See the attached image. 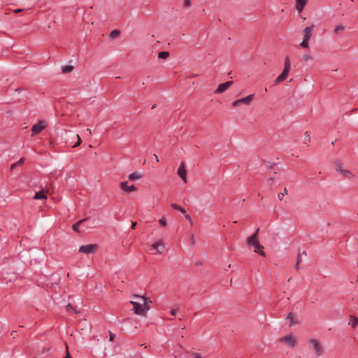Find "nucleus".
Listing matches in <instances>:
<instances>
[{
	"label": "nucleus",
	"mask_w": 358,
	"mask_h": 358,
	"mask_svg": "<svg viewBox=\"0 0 358 358\" xmlns=\"http://www.w3.org/2000/svg\"><path fill=\"white\" fill-rule=\"evenodd\" d=\"M259 230V229H257L254 234H252V236H250V237L248 238L247 244L248 245V246L254 247V251L256 253H258L261 256L264 257L265 252L264 251V247L259 244L258 239H257V234H258Z\"/></svg>",
	"instance_id": "nucleus-1"
},
{
	"label": "nucleus",
	"mask_w": 358,
	"mask_h": 358,
	"mask_svg": "<svg viewBox=\"0 0 358 358\" xmlns=\"http://www.w3.org/2000/svg\"><path fill=\"white\" fill-rule=\"evenodd\" d=\"M309 345L310 348L314 351L317 357H320V355H322L324 351L323 348L317 340L315 338H311L309 341Z\"/></svg>",
	"instance_id": "nucleus-2"
},
{
	"label": "nucleus",
	"mask_w": 358,
	"mask_h": 358,
	"mask_svg": "<svg viewBox=\"0 0 358 358\" xmlns=\"http://www.w3.org/2000/svg\"><path fill=\"white\" fill-rule=\"evenodd\" d=\"M133 305L132 310L136 315H143L146 313V312L149 310L148 303L146 305L138 304V303L129 302Z\"/></svg>",
	"instance_id": "nucleus-3"
},
{
	"label": "nucleus",
	"mask_w": 358,
	"mask_h": 358,
	"mask_svg": "<svg viewBox=\"0 0 358 358\" xmlns=\"http://www.w3.org/2000/svg\"><path fill=\"white\" fill-rule=\"evenodd\" d=\"M254 98H255L254 94H250L244 98H241L240 99H237V100L233 101L232 106L234 107H237L241 103H243L245 105H250V103L252 102V101L254 99Z\"/></svg>",
	"instance_id": "nucleus-4"
},
{
	"label": "nucleus",
	"mask_w": 358,
	"mask_h": 358,
	"mask_svg": "<svg viewBox=\"0 0 358 358\" xmlns=\"http://www.w3.org/2000/svg\"><path fill=\"white\" fill-rule=\"evenodd\" d=\"M46 127V122L44 120L39 121L37 124L31 127V136H34L41 133Z\"/></svg>",
	"instance_id": "nucleus-5"
},
{
	"label": "nucleus",
	"mask_w": 358,
	"mask_h": 358,
	"mask_svg": "<svg viewBox=\"0 0 358 358\" xmlns=\"http://www.w3.org/2000/svg\"><path fill=\"white\" fill-rule=\"evenodd\" d=\"M280 341L285 343V344L288 345L289 347L292 348L294 347L296 344V338L292 334L282 337L280 339Z\"/></svg>",
	"instance_id": "nucleus-6"
},
{
	"label": "nucleus",
	"mask_w": 358,
	"mask_h": 358,
	"mask_svg": "<svg viewBox=\"0 0 358 358\" xmlns=\"http://www.w3.org/2000/svg\"><path fill=\"white\" fill-rule=\"evenodd\" d=\"M96 248L97 245L96 244L85 245L79 248V252L85 254H91L93 253Z\"/></svg>",
	"instance_id": "nucleus-7"
},
{
	"label": "nucleus",
	"mask_w": 358,
	"mask_h": 358,
	"mask_svg": "<svg viewBox=\"0 0 358 358\" xmlns=\"http://www.w3.org/2000/svg\"><path fill=\"white\" fill-rule=\"evenodd\" d=\"M315 25L311 24L309 27H306L303 30V38L310 41L311 38L313 31L314 29Z\"/></svg>",
	"instance_id": "nucleus-8"
},
{
	"label": "nucleus",
	"mask_w": 358,
	"mask_h": 358,
	"mask_svg": "<svg viewBox=\"0 0 358 358\" xmlns=\"http://www.w3.org/2000/svg\"><path fill=\"white\" fill-rule=\"evenodd\" d=\"M133 299L134 300H131L129 302L138 303L141 305H146V303H148L149 302L151 303L150 301H148L147 298L143 296L134 295Z\"/></svg>",
	"instance_id": "nucleus-9"
},
{
	"label": "nucleus",
	"mask_w": 358,
	"mask_h": 358,
	"mask_svg": "<svg viewBox=\"0 0 358 358\" xmlns=\"http://www.w3.org/2000/svg\"><path fill=\"white\" fill-rule=\"evenodd\" d=\"M233 84L232 81H227L226 83H222L219 85L217 88L215 90V94H221L226 91L231 85Z\"/></svg>",
	"instance_id": "nucleus-10"
},
{
	"label": "nucleus",
	"mask_w": 358,
	"mask_h": 358,
	"mask_svg": "<svg viewBox=\"0 0 358 358\" xmlns=\"http://www.w3.org/2000/svg\"><path fill=\"white\" fill-rule=\"evenodd\" d=\"M120 186L122 191L125 192H131L133 191H135L136 189V187L134 185H128V182L125 181H122L120 182Z\"/></svg>",
	"instance_id": "nucleus-11"
},
{
	"label": "nucleus",
	"mask_w": 358,
	"mask_h": 358,
	"mask_svg": "<svg viewBox=\"0 0 358 358\" xmlns=\"http://www.w3.org/2000/svg\"><path fill=\"white\" fill-rule=\"evenodd\" d=\"M178 176L181 178V179L185 182H187V180H186V170H185V164L184 163H181L178 169V171H177Z\"/></svg>",
	"instance_id": "nucleus-12"
},
{
	"label": "nucleus",
	"mask_w": 358,
	"mask_h": 358,
	"mask_svg": "<svg viewBox=\"0 0 358 358\" xmlns=\"http://www.w3.org/2000/svg\"><path fill=\"white\" fill-rule=\"evenodd\" d=\"M152 247L157 251V253L158 254H162L165 249V245L162 241H159L155 243Z\"/></svg>",
	"instance_id": "nucleus-13"
},
{
	"label": "nucleus",
	"mask_w": 358,
	"mask_h": 358,
	"mask_svg": "<svg viewBox=\"0 0 358 358\" xmlns=\"http://www.w3.org/2000/svg\"><path fill=\"white\" fill-rule=\"evenodd\" d=\"M307 3L308 0H296V9L298 13L302 12Z\"/></svg>",
	"instance_id": "nucleus-14"
},
{
	"label": "nucleus",
	"mask_w": 358,
	"mask_h": 358,
	"mask_svg": "<svg viewBox=\"0 0 358 358\" xmlns=\"http://www.w3.org/2000/svg\"><path fill=\"white\" fill-rule=\"evenodd\" d=\"M289 73V72L287 71V70H283L282 72L275 80V81H274L275 85H278V83L285 80L287 78Z\"/></svg>",
	"instance_id": "nucleus-15"
},
{
	"label": "nucleus",
	"mask_w": 358,
	"mask_h": 358,
	"mask_svg": "<svg viewBox=\"0 0 358 358\" xmlns=\"http://www.w3.org/2000/svg\"><path fill=\"white\" fill-rule=\"evenodd\" d=\"M47 191L42 190L35 193L34 196V199H45L47 198L46 194Z\"/></svg>",
	"instance_id": "nucleus-16"
},
{
	"label": "nucleus",
	"mask_w": 358,
	"mask_h": 358,
	"mask_svg": "<svg viewBox=\"0 0 358 358\" xmlns=\"http://www.w3.org/2000/svg\"><path fill=\"white\" fill-rule=\"evenodd\" d=\"M287 319L290 321L289 327L294 326L295 324L297 323L296 321V315L293 313H289V315L287 317Z\"/></svg>",
	"instance_id": "nucleus-17"
},
{
	"label": "nucleus",
	"mask_w": 358,
	"mask_h": 358,
	"mask_svg": "<svg viewBox=\"0 0 358 358\" xmlns=\"http://www.w3.org/2000/svg\"><path fill=\"white\" fill-rule=\"evenodd\" d=\"M335 169L341 176H342V174L344 173V171H347V169H345L344 168L343 165L341 162H336L335 163Z\"/></svg>",
	"instance_id": "nucleus-18"
},
{
	"label": "nucleus",
	"mask_w": 358,
	"mask_h": 358,
	"mask_svg": "<svg viewBox=\"0 0 358 358\" xmlns=\"http://www.w3.org/2000/svg\"><path fill=\"white\" fill-rule=\"evenodd\" d=\"M142 178V174L138 172H133L128 176L129 180H136Z\"/></svg>",
	"instance_id": "nucleus-19"
},
{
	"label": "nucleus",
	"mask_w": 358,
	"mask_h": 358,
	"mask_svg": "<svg viewBox=\"0 0 358 358\" xmlns=\"http://www.w3.org/2000/svg\"><path fill=\"white\" fill-rule=\"evenodd\" d=\"M345 29V26L342 24H339L335 27V28L334 29V33L335 34H339L342 33L343 31H344Z\"/></svg>",
	"instance_id": "nucleus-20"
},
{
	"label": "nucleus",
	"mask_w": 358,
	"mask_h": 358,
	"mask_svg": "<svg viewBox=\"0 0 358 358\" xmlns=\"http://www.w3.org/2000/svg\"><path fill=\"white\" fill-rule=\"evenodd\" d=\"M342 176L345 178V179H348L349 180H351V181H353L354 179H355V175L350 172V171L347 170L345 171H344V173L342 174Z\"/></svg>",
	"instance_id": "nucleus-21"
},
{
	"label": "nucleus",
	"mask_w": 358,
	"mask_h": 358,
	"mask_svg": "<svg viewBox=\"0 0 358 358\" xmlns=\"http://www.w3.org/2000/svg\"><path fill=\"white\" fill-rule=\"evenodd\" d=\"M87 218H85V219H83V220H79L78 222H77L76 223H75L73 225V230L76 231V232H80V230H79V227L80 226V224L85 222V220H87Z\"/></svg>",
	"instance_id": "nucleus-22"
},
{
	"label": "nucleus",
	"mask_w": 358,
	"mask_h": 358,
	"mask_svg": "<svg viewBox=\"0 0 358 358\" xmlns=\"http://www.w3.org/2000/svg\"><path fill=\"white\" fill-rule=\"evenodd\" d=\"M283 70H287L289 72L290 71V60L288 56H286L285 58Z\"/></svg>",
	"instance_id": "nucleus-23"
},
{
	"label": "nucleus",
	"mask_w": 358,
	"mask_h": 358,
	"mask_svg": "<svg viewBox=\"0 0 358 358\" xmlns=\"http://www.w3.org/2000/svg\"><path fill=\"white\" fill-rule=\"evenodd\" d=\"M349 324H350L352 328H355L358 324V317L351 316Z\"/></svg>",
	"instance_id": "nucleus-24"
},
{
	"label": "nucleus",
	"mask_w": 358,
	"mask_h": 358,
	"mask_svg": "<svg viewBox=\"0 0 358 358\" xmlns=\"http://www.w3.org/2000/svg\"><path fill=\"white\" fill-rule=\"evenodd\" d=\"M73 66H69V65L64 66L62 67V71L64 73H70L73 71Z\"/></svg>",
	"instance_id": "nucleus-25"
},
{
	"label": "nucleus",
	"mask_w": 358,
	"mask_h": 358,
	"mask_svg": "<svg viewBox=\"0 0 358 358\" xmlns=\"http://www.w3.org/2000/svg\"><path fill=\"white\" fill-rule=\"evenodd\" d=\"M300 47L301 48H303V49L308 48V47H309V41L303 38L302 42L300 43Z\"/></svg>",
	"instance_id": "nucleus-26"
},
{
	"label": "nucleus",
	"mask_w": 358,
	"mask_h": 358,
	"mask_svg": "<svg viewBox=\"0 0 358 358\" xmlns=\"http://www.w3.org/2000/svg\"><path fill=\"white\" fill-rule=\"evenodd\" d=\"M169 55V53L166 51H162L158 53V57L160 59H166Z\"/></svg>",
	"instance_id": "nucleus-27"
},
{
	"label": "nucleus",
	"mask_w": 358,
	"mask_h": 358,
	"mask_svg": "<svg viewBox=\"0 0 358 358\" xmlns=\"http://www.w3.org/2000/svg\"><path fill=\"white\" fill-rule=\"evenodd\" d=\"M24 162V158H21L16 163H14L11 166H10V169L11 170H13L15 167H17V166H20L21 165L23 162Z\"/></svg>",
	"instance_id": "nucleus-28"
},
{
	"label": "nucleus",
	"mask_w": 358,
	"mask_h": 358,
	"mask_svg": "<svg viewBox=\"0 0 358 358\" xmlns=\"http://www.w3.org/2000/svg\"><path fill=\"white\" fill-rule=\"evenodd\" d=\"M302 261V259H301V251L299 252V254H298V257H297V259H296V265H295V269L298 270L299 268V264L300 262Z\"/></svg>",
	"instance_id": "nucleus-29"
},
{
	"label": "nucleus",
	"mask_w": 358,
	"mask_h": 358,
	"mask_svg": "<svg viewBox=\"0 0 358 358\" xmlns=\"http://www.w3.org/2000/svg\"><path fill=\"white\" fill-rule=\"evenodd\" d=\"M120 32L117 29L113 30L110 34V37L111 38H115L120 35Z\"/></svg>",
	"instance_id": "nucleus-30"
},
{
	"label": "nucleus",
	"mask_w": 358,
	"mask_h": 358,
	"mask_svg": "<svg viewBox=\"0 0 358 358\" xmlns=\"http://www.w3.org/2000/svg\"><path fill=\"white\" fill-rule=\"evenodd\" d=\"M285 194H287V189L286 187L284 188L283 192H281L278 194V197L280 200H282Z\"/></svg>",
	"instance_id": "nucleus-31"
},
{
	"label": "nucleus",
	"mask_w": 358,
	"mask_h": 358,
	"mask_svg": "<svg viewBox=\"0 0 358 358\" xmlns=\"http://www.w3.org/2000/svg\"><path fill=\"white\" fill-rule=\"evenodd\" d=\"M302 59L304 61H309V60H311L312 59V57L308 54H304L303 56H302Z\"/></svg>",
	"instance_id": "nucleus-32"
},
{
	"label": "nucleus",
	"mask_w": 358,
	"mask_h": 358,
	"mask_svg": "<svg viewBox=\"0 0 358 358\" xmlns=\"http://www.w3.org/2000/svg\"><path fill=\"white\" fill-rule=\"evenodd\" d=\"M76 137L77 138L78 141H77V143H76L73 146V148H76V147L78 146V145L81 143V142H82L81 138H80V136H79L78 134H76Z\"/></svg>",
	"instance_id": "nucleus-33"
},
{
	"label": "nucleus",
	"mask_w": 358,
	"mask_h": 358,
	"mask_svg": "<svg viewBox=\"0 0 358 358\" xmlns=\"http://www.w3.org/2000/svg\"><path fill=\"white\" fill-rule=\"evenodd\" d=\"M310 141V136L308 131L306 132V138L304 140V143L307 144L308 142Z\"/></svg>",
	"instance_id": "nucleus-34"
},
{
	"label": "nucleus",
	"mask_w": 358,
	"mask_h": 358,
	"mask_svg": "<svg viewBox=\"0 0 358 358\" xmlns=\"http://www.w3.org/2000/svg\"><path fill=\"white\" fill-rule=\"evenodd\" d=\"M185 219L187 220H188L189 222L191 225L193 224V221H192V218H191V217H190V215L189 214H185Z\"/></svg>",
	"instance_id": "nucleus-35"
},
{
	"label": "nucleus",
	"mask_w": 358,
	"mask_h": 358,
	"mask_svg": "<svg viewBox=\"0 0 358 358\" xmlns=\"http://www.w3.org/2000/svg\"><path fill=\"white\" fill-rule=\"evenodd\" d=\"M159 224L164 227L166 225V221L164 217H162L161 219H159Z\"/></svg>",
	"instance_id": "nucleus-36"
},
{
	"label": "nucleus",
	"mask_w": 358,
	"mask_h": 358,
	"mask_svg": "<svg viewBox=\"0 0 358 358\" xmlns=\"http://www.w3.org/2000/svg\"><path fill=\"white\" fill-rule=\"evenodd\" d=\"M191 6V0H184V6L188 8Z\"/></svg>",
	"instance_id": "nucleus-37"
},
{
	"label": "nucleus",
	"mask_w": 358,
	"mask_h": 358,
	"mask_svg": "<svg viewBox=\"0 0 358 358\" xmlns=\"http://www.w3.org/2000/svg\"><path fill=\"white\" fill-rule=\"evenodd\" d=\"M171 207H172L173 209L178 210L180 206H178V204H176V203H172V204H171Z\"/></svg>",
	"instance_id": "nucleus-38"
},
{
	"label": "nucleus",
	"mask_w": 358,
	"mask_h": 358,
	"mask_svg": "<svg viewBox=\"0 0 358 358\" xmlns=\"http://www.w3.org/2000/svg\"><path fill=\"white\" fill-rule=\"evenodd\" d=\"M177 312H178V309L173 308L171 310V315L175 316L177 314Z\"/></svg>",
	"instance_id": "nucleus-39"
},
{
	"label": "nucleus",
	"mask_w": 358,
	"mask_h": 358,
	"mask_svg": "<svg viewBox=\"0 0 358 358\" xmlns=\"http://www.w3.org/2000/svg\"><path fill=\"white\" fill-rule=\"evenodd\" d=\"M67 310L70 311V310H74V309L73 308V307L71 306V305L70 303H69L68 305H66V306Z\"/></svg>",
	"instance_id": "nucleus-40"
},
{
	"label": "nucleus",
	"mask_w": 358,
	"mask_h": 358,
	"mask_svg": "<svg viewBox=\"0 0 358 358\" xmlns=\"http://www.w3.org/2000/svg\"><path fill=\"white\" fill-rule=\"evenodd\" d=\"M115 335L112 333V332H110V338H109V341H113L114 338H115Z\"/></svg>",
	"instance_id": "nucleus-41"
},
{
	"label": "nucleus",
	"mask_w": 358,
	"mask_h": 358,
	"mask_svg": "<svg viewBox=\"0 0 358 358\" xmlns=\"http://www.w3.org/2000/svg\"><path fill=\"white\" fill-rule=\"evenodd\" d=\"M179 210V211H180L182 213H183V214H185V215L186 214V210H185V208H182V207H181V206L180 207V208H179V210Z\"/></svg>",
	"instance_id": "nucleus-42"
},
{
	"label": "nucleus",
	"mask_w": 358,
	"mask_h": 358,
	"mask_svg": "<svg viewBox=\"0 0 358 358\" xmlns=\"http://www.w3.org/2000/svg\"><path fill=\"white\" fill-rule=\"evenodd\" d=\"M274 180V178H270L268 180V185H272V182Z\"/></svg>",
	"instance_id": "nucleus-43"
},
{
	"label": "nucleus",
	"mask_w": 358,
	"mask_h": 358,
	"mask_svg": "<svg viewBox=\"0 0 358 358\" xmlns=\"http://www.w3.org/2000/svg\"><path fill=\"white\" fill-rule=\"evenodd\" d=\"M66 350H67V354L66 355V357L64 358H71V355H69V352H68V347L66 346Z\"/></svg>",
	"instance_id": "nucleus-44"
},
{
	"label": "nucleus",
	"mask_w": 358,
	"mask_h": 358,
	"mask_svg": "<svg viewBox=\"0 0 358 358\" xmlns=\"http://www.w3.org/2000/svg\"><path fill=\"white\" fill-rule=\"evenodd\" d=\"M136 222H132V224H131V228H132V229H134V228H135V227H136Z\"/></svg>",
	"instance_id": "nucleus-45"
},
{
	"label": "nucleus",
	"mask_w": 358,
	"mask_h": 358,
	"mask_svg": "<svg viewBox=\"0 0 358 358\" xmlns=\"http://www.w3.org/2000/svg\"><path fill=\"white\" fill-rule=\"evenodd\" d=\"M301 256L302 255L306 256V252L305 250H303L302 252H301Z\"/></svg>",
	"instance_id": "nucleus-46"
},
{
	"label": "nucleus",
	"mask_w": 358,
	"mask_h": 358,
	"mask_svg": "<svg viewBox=\"0 0 358 358\" xmlns=\"http://www.w3.org/2000/svg\"><path fill=\"white\" fill-rule=\"evenodd\" d=\"M154 157H155V160H156L157 162H159V158H158L157 155L155 154V155H154Z\"/></svg>",
	"instance_id": "nucleus-47"
},
{
	"label": "nucleus",
	"mask_w": 358,
	"mask_h": 358,
	"mask_svg": "<svg viewBox=\"0 0 358 358\" xmlns=\"http://www.w3.org/2000/svg\"><path fill=\"white\" fill-rule=\"evenodd\" d=\"M15 333H16V331H13L11 332L10 335H11V336H13V338H15Z\"/></svg>",
	"instance_id": "nucleus-48"
},
{
	"label": "nucleus",
	"mask_w": 358,
	"mask_h": 358,
	"mask_svg": "<svg viewBox=\"0 0 358 358\" xmlns=\"http://www.w3.org/2000/svg\"><path fill=\"white\" fill-rule=\"evenodd\" d=\"M195 358H201L199 354H195Z\"/></svg>",
	"instance_id": "nucleus-49"
},
{
	"label": "nucleus",
	"mask_w": 358,
	"mask_h": 358,
	"mask_svg": "<svg viewBox=\"0 0 358 358\" xmlns=\"http://www.w3.org/2000/svg\"><path fill=\"white\" fill-rule=\"evenodd\" d=\"M21 10H22L21 9H16V10H15V13H19Z\"/></svg>",
	"instance_id": "nucleus-50"
},
{
	"label": "nucleus",
	"mask_w": 358,
	"mask_h": 358,
	"mask_svg": "<svg viewBox=\"0 0 358 358\" xmlns=\"http://www.w3.org/2000/svg\"><path fill=\"white\" fill-rule=\"evenodd\" d=\"M191 240H192V243H194V236L193 235L191 236Z\"/></svg>",
	"instance_id": "nucleus-51"
},
{
	"label": "nucleus",
	"mask_w": 358,
	"mask_h": 358,
	"mask_svg": "<svg viewBox=\"0 0 358 358\" xmlns=\"http://www.w3.org/2000/svg\"><path fill=\"white\" fill-rule=\"evenodd\" d=\"M87 132H89L90 134H91V133H92V131H91V129H87Z\"/></svg>",
	"instance_id": "nucleus-52"
},
{
	"label": "nucleus",
	"mask_w": 358,
	"mask_h": 358,
	"mask_svg": "<svg viewBox=\"0 0 358 358\" xmlns=\"http://www.w3.org/2000/svg\"><path fill=\"white\" fill-rule=\"evenodd\" d=\"M357 266H358V264H357Z\"/></svg>",
	"instance_id": "nucleus-53"
}]
</instances>
